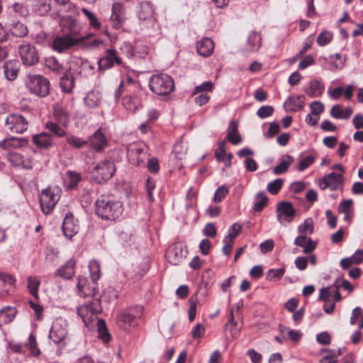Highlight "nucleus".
I'll list each match as a JSON object with an SVG mask.
<instances>
[{
    "instance_id": "obj_1",
    "label": "nucleus",
    "mask_w": 363,
    "mask_h": 363,
    "mask_svg": "<svg viewBox=\"0 0 363 363\" xmlns=\"http://www.w3.org/2000/svg\"><path fill=\"white\" fill-rule=\"evenodd\" d=\"M96 213L103 219L115 220L123 212L122 203L108 196L101 195L96 201Z\"/></svg>"
},
{
    "instance_id": "obj_2",
    "label": "nucleus",
    "mask_w": 363,
    "mask_h": 363,
    "mask_svg": "<svg viewBox=\"0 0 363 363\" xmlns=\"http://www.w3.org/2000/svg\"><path fill=\"white\" fill-rule=\"evenodd\" d=\"M149 87L157 95H167L174 90V83L169 75L155 74L150 79Z\"/></svg>"
},
{
    "instance_id": "obj_3",
    "label": "nucleus",
    "mask_w": 363,
    "mask_h": 363,
    "mask_svg": "<svg viewBox=\"0 0 363 363\" xmlns=\"http://www.w3.org/2000/svg\"><path fill=\"white\" fill-rule=\"evenodd\" d=\"M143 308L138 306L121 311L117 315V325L123 329L138 325L137 320L143 315Z\"/></svg>"
},
{
    "instance_id": "obj_4",
    "label": "nucleus",
    "mask_w": 363,
    "mask_h": 363,
    "mask_svg": "<svg viewBox=\"0 0 363 363\" xmlns=\"http://www.w3.org/2000/svg\"><path fill=\"white\" fill-rule=\"evenodd\" d=\"M26 86L29 91L40 97H45L50 92L49 80L42 75H30L27 78Z\"/></svg>"
},
{
    "instance_id": "obj_5",
    "label": "nucleus",
    "mask_w": 363,
    "mask_h": 363,
    "mask_svg": "<svg viewBox=\"0 0 363 363\" xmlns=\"http://www.w3.org/2000/svg\"><path fill=\"white\" fill-rule=\"evenodd\" d=\"M61 190L57 187H48L42 191L40 203L42 211L48 215L50 213L60 198Z\"/></svg>"
},
{
    "instance_id": "obj_6",
    "label": "nucleus",
    "mask_w": 363,
    "mask_h": 363,
    "mask_svg": "<svg viewBox=\"0 0 363 363\" xmlns=\"http://www.w3.org/2000/svg\"><path fill=\"white\" fill-rule=\"evenodd\" d=\"M116 171L113 161L105 160L98 163L91 171V177L99 184L109 180Z\"/></svg>"
},
{
    "instance_id": "obj_7",
    "label": "nucleus",
    "mask_w": 363,
    "mask_h": 363,
    "mask_svg": "<svg viewBox=\"0 0 363 363\" xmlns=\"http://www.w3.org/2000/svg\"><path fill=\"white\" fill-rule=\"evenodd\" d=\"M102 311L99 298H94L91 301L79 306L77 314L82 318L84 323L88 325L94 319V317Z\"/></svg>"
},
{
    "instance_id": "obj_8",
    "label": "nucleus",
    "mask_w": 363,
    "mask_h": 363,
    "mask_svg": "<svg viewBox=\"0 0 363 363\" xmlns=\"http://www.w3.org/2000/svg\"><path fill=\"white\" fill-rule=\"evenodd\" d=\"M28 122L20 113L9 114L4 120V128L11 133H22L27 130Z\"/></svg>"
},
{
    "instance_id": "obj_9",
    "label": "nucleus",
    "mask_w": 363,
    "mask_h": 363,
    "mask_svg": "<svg viewBox=\"0 0 363 363\" xmlns=\"http://www.w3.org/2000/svg\"><path fill=\"white\" fill-rule=\"evenodd\" d=\"M84 38H79L68 34L56 36L53 40L52 49L60 53H62L83 40Z\"/></svg>"
},
{
    "instance_id": "obj_10",
    "label": "nucleus",
    "mask_w": 363,
    "mask_h": 363,
    "mask_svg": "<svg viewBox=\"0 0 363 363\" xmlns=\"http://www.w3.org/2000/svg\"><path fill=\"white\" fill-rule=\"evenodd\" d=\"M18 53L23 64L26 66L35 65L39 61V55L35 47L29 43L20 45Z\"/></svg>"
},
{
    "instance_id": "obj_11",
    "label": "nucleus",
    "mask_w": 363,
    "mask_h": 363,
    "mask_svg": "<svg viewBox=\"0 0 363 363\" xmlns=\"http://www.w3.org/2000/svg\"><path fill=\"white\" fill-rule=\"evenodd\" d=\"M128 157L130 162L136 166L145 167V161L148 157L147 150L143 145H131L128 149Z\"/></svg>"
},
{
    "instance_id": "obj_12",
    "label": "nucleus",
    "mask_w": 363,
    "mask_h": 363,
    "mask_svg": "<svg viewBox=\"0 0 363 363\" xmlns=\"http://www.w3.org/2000/svg\"><path fill=\"white\" fill-rule=\"evenodd\" d=\"M343 184V178L342 174L331 172L325 174L319 180V187L325 190L329 188L331 191H335L340 189Z\"/></svg>"
},
{
    "instance_id": "obj_13",
    "label": "nucleus",
    "mask_w": 363,
    "mask_h": 363,
    "mask_svg": "<svg viewBox=\"0 0 363 363\" xmlns=\"http://www.w3.org/2000/svg\"><path fill=\"white\" fill-rule=\"evenodd\" d=\"M96 281L91 279L89 280L88 278L79 277L78 278L77 288L80 296L84 297L91 296L93 298H96L95 296L98 293V288Z\"/></svg>"
},
{
    "instance_id": "obj_14",
    "label": "nucleus",
    "mask_w": 363,
    "mask_h": 363,
    "mask_svg": "<svg viewBox=\"0 0 363 363\" xmlns=\"http://www.w3.org/2000/svg\"><path fill=\"white\" fill-rule=\"evenodd\" d=\"M115 63L120 65L122 64V60L117 56L115 50L108 49L106 50V55L98 61V69L104 72L105 70L113 67Z\"/></svg>"
},
{
    "instance_id": "obj_15",
    "label": "nucleus",
    "mask_w": 363,
    "mask_h": 363,
    "mask_svg": "<svg viewBox=\"0 0 363 363\" xmlns=\"http://www.w3.org/2000/svg\"><path fill=\"white\" fill-rule=\"evenodd\" d=\"M61 30L65 34L79 37L80 28L76 20L70 16L61 17L60 22Z\"/></svg>"
},
{
    "instance_id": "obj_16",
    "label": "nucleus",
    "mask_w": 363,
    "mask_h": 363,
    "mask_svg": "<svg viewBox=\"0 0 363 363\" xmlns=\"http://www.w3.org/2000/svg\"><path fill=\"white\" fill-rule=\"evenodd\" d=\"M122 105L130 113H135L143 107L140 96L137 94H127L122 98Z\"/></svg>"
},
{
    "instance_id": "obj_17",
    "label": "nucleus",
    "mask_w": 363,
    "mask_h": 363,
    "mask_svg": "<svg viewBox=\"0 0 363 363\" xmlns=\"http://www.w3.org/2000/svg\"><path fill=\"white\" fill-rule=\"evenodd\" d=\"M6 27L9 32L15 37L23 38L28 33V29L26 25L19 21H13L11 17H8L6 22Z\"/></svg>"
},
{
    "instance_id": "obj_18",
    "label": "nucleus",
    "mask_w": 363,
    "mask_h": 363,
    "mask_svg": "<svg viewBox=\"0 0 363 363\" xmlns=\"http://www.w3.org/2000/svg\"><path fill=\"white\" fill-rule=\"evenodd\" d=\"M185 256L186 252L183 250L181 245L177 244L171 245L166 252L168 262L173 265L179 264Z\"/></svg>"
},
{
    "instance_id": "obj_19",
    "label": "nucleus",
    "mask_w": 363,
    "mask_h": 363,
    "mask_svg": "<svg viewBox=\"0 0 363 363\" xmlns=\"http://www.w3.org/2000/svg\"><path fill=\"white\" fill-rule=\"evenodd\" d=\"M62 228L64 235L69 240H71L79 230V226L75 223L72 214L66 215Z\"/></svg>"
},
{
    "instance_id": "obj_20",
    "label": "nucleus",
    "mask_w": 363,
    "mask_h": 363,
    "mask_svg": "<svg viewBox=\"0 0 363 363\" xmlns=\"http://www.w3.org/2000/svg\"><path fill=\"white\" fill-rule=\"evenodd\" d=\"M67 331L62 320H56L52 323L49 337L55 343H60L67 336Z\"/></svg>"
},
{
    "instance_id": "obj_21",
    "label": "nucleus",
    "mask_w": 363,
    "mask_h": 363,
    "mask_svg": "<svg viewBox=\"0 0 363 363\" xmlns=\"http://www.w3.org/2000/svg\"><path fill=\"white\" fill-rule=\"evenodd\" d=\"M9 161L15 167H21L26 169H31L33 161L31 158L25 157L18 152H11L8 155Z\"/></svg>"
},
{
    "instance_id": "obj_22",
    "label": "nucleus",
    "mask_w": 363,
    "mask_h": 363,
    "mask_svg": "<svg viewBox=\"0 0 363 363\" xmlns=\"http://www.w3.org/2000/svg\"><path fill=\"white\" fill-rule=\"evenodd\" d=\"M5 78L9 81H14L18 74L20 63L15 60L6 61L2 67Z\"/></svg>"
},
{
    "instance_id": "obj_23",
    "label": "nucleus",
    "mask_w": 363,
    "mask_h": 363,
    "mask_svg": "<svg viewBox=\"0 0 363 363\" xmlns=\"http://www.w3.org/2000/svg\"><path fill=\"white\" fill-rule=\"evenodd\" d=\"M33 142L41 149L48 150L54 145L53 135L47 132H42L33 135Z\"/></svg>"
},
{
    "instance_id": "obj_24",
    "label": "nucleus",
    "mask_w": 363,
    "mask_h": 363,
    "mask_svg": "<svg viewBox=\"0 0 363 363\" xmlns=\"http://www.w3.org/2000/svg\"><path fill=\"white\" fill-rule=\"evenodd\" d=\"M112 26L116 29L121 28L124 23L123 6L120 3H114L112 6V14L111 16Z\"/></svg>"
},
{
    "instance_id": "obj_25",
    "label": "nucleus",
    "mask_w": 363,
    "mask_h": 363,
    "mask_svg": "<svg viewBox=\"0 0 363 363\" xmlns=\"http://www.w3.org/2000/svg\"><path fill=\"white\" fill-rule=\"evenodd\" d=\"M89 146L96 152H100L107 145V141L101 132V128L98 129L87 140Z\"/></svg>"
},
{
    "instance_id": "obj_26",
    "label": "nucleus",
    "mask_w": 363,
    "mask_h": 363,
    "mask_svg": "<svg viewBox=\"0 0 363 363\" xmlns=\"http://www.w3.org/2000/svg\"><path fill=\"white\" fill-rule=\"evenodd\" d=\"M277 218L281 220V217H285L284 220L290 222L295 215V210L291 202L282 201L277 206Z\"/></svg>"
},
{
    "instance_id": "obj_27",
    "label": "nucleus",
    "mask_w": 363,
    "mask_h": 363,
    "mask_svg": "<svg viewBox=\"0 0 363 363\" xmlns=\"http://www.w3.org/2000/svg\"><path fill=\"white\" fill-rule=\"evenodd\" d=\"M305 99L303 95L289 97L284 103V108L286 111H298L303 108Z\"/></svg>"
},
{
    "instance_id": "obj_28",
    "label": "nucleus",
    "mask_w": 363,
    "mask_h": 363,
    "mask_svg": "<svg viewBox=\"0 0 363 363\" xmlns=\"http://www.w3.org/2000/svg\"><path fill=\"white\" fill-rule=\"evenodd\" d=\"M196 49L200 55L208 57L213 53L214 43L211 39L204 38L197 43Z\"/></svg>"
},
{
    "instance_id": "obj_29",
    "label": "nucleus",
    "mask_w": 363,
    "mask_h": 363,
    "mask_svg": "<svg viewBox=\"0 0 363 363\" xmlns=\"http://www.w3.org/2000/svg\"><path fill=\"white\" fill-rule=\"evenodd\" d=\"M296 245L303 248V252L308 254L313 252L316 247L317 243L306 235L298 236L296 238Z\"/></svg>"
},
{
    "instance_id": "obj_30",
    "label": "nucleus",
    "mask_w": 363,
    "mask_h": 363,
    "mask_svg": "<svg viewBox=\"0 0 363 363\" xmlns=\"http://www.w3.org/2000/svg\"><path fill=\"white\" fill-rule=\"evenodd\" d=\"M28 140L26 138L11 137L0 142V147L7 149L10 147L17 148L27 145Z\"/></svg>"
},
{
    "instance_id": "obj_31",
    "label": "nucleus",
    "mask_w": 363,
    "mask_h": 363,
    "mask_svg": "<svg viewBox=\"0 0 363 363\" xmlns=\"http://www.w3.org/2000/svg\"><path fill=\"white\" fill-rule=\"evenodd\" d=\"M60 85L63 92H72L74 86V78L70 72L67 71L63 74L60 79Z\"/></svg>"
},
{
    "instance_id": "obj_32",
    "label": "nucleus",
    "mask_w": 363,
    "mask_h": 363,
    "mask_svg": "<svg viewBox=\"0 0 363 363\" xmlns=\"http://www.w3.org/2000/svg\"><path fill=\"white\" fill-rule=\"evenodd\" d=\"M261 45V37L256 32H251L247 38L245 50L247 52L257 50Z\"/></svg>"
},
{
    "instance_id": "obj_33",
    "label": "nucleus",
    "mask_w": 363,
    "mask_h": 363,
    "mask_svg": "<svg viewBox=\"0 0 363 363\" xmlns=\"http://www.w3.org/2000/svg\"><path fill=\"white\" fill-rule=\"evenodd\" d=\"M229 131L227 139L233 145H237L242 141V137L238 131V124L235 121H231L229 125Z\"/></svg>"
},
{
    "instance_id": "obj_34",
    "label": "nucleus",
    "mask_w": 363,
    "mask_h": 363,
    "mask_svg": "<svg viewBox=\"0 0 363 363\" xmlns=\"http://www.w3.org/2000/svg\"><path fill=\"white\" fill-rule=\"evenodd\" d=\"M15 281L9 274H0V294L7 293L14 285Z\"/></svg>"
},
{
    "instance_id": "obj_35",
    "label": "nucleus",
    "mask_w": 363,
    "mask_h": 363,
    "mask_svg": "<svg viewBox=\"0 0 363 363\" xmlns=\"http://www.w3.org/2000/svg\"><path fill=\"white\" fill-rule=\"evenodd\" d=\"M279 328L282 336L284 338L289 339L294 343L298 342L302 337V333L299 330L289 329L286 327H282L281 325H279Z\"/></svg>"
},
{
    "instance_id": "obj_36",
    "label": "nucleus",
    "mask_w": 363,
    "mask_h": 363,
    "mask_svg": "<svg viewBox=\"0 0 363 363\" xmlns=\"http://www.w3.org/2000/svg\"><path fill=\"white\" fill-rule=\"evenodd\" d=\"M324 90L323 84L318 81L313 80L310 82L309 87L306 90V93L310 97H316L322 94Z\"/></svg>"
},
{
    "instance_id": "obj_37",
    "label": "nucleus",
    "mask_w": 363,
    "mask_h": 363,
    "mask_svg": "<svg viewBox=\"0 0 363 363\" xmlns=\"http://www.w3.org/2000/svg\"><path fill=\"white\" fill-rule=\"evenodd\" d=\"M97 329H98V337L105 343H107L110 341L111 335L108 331L106 322L99 319L97 322Z\"/></svg>"
},
{
    "instance_id": "obj_38",
    "label": "nucleus",
    "mask_w": 363,
    "mask_h": 363,
    "mask_svg": "<svg viewBox=\"0 0 363 363\" xmlns=\"http://www.w3.org/2000/svg\"><path fill=\"white\" fill-rule=\"evenodd\" d=\"M16 314L15 308L6 307L0 310V323H8L12 321Z\"/></svg>"
},
{
    "instance_id": "obj_39",
    "label": "nucleus",
    "mask_w": 363,
    "mask_h": 363,
    "mask_svg": "<svg viewBox=\"0 0 363 363\" xmlns=\"http://www.w3.org/2000/svg\"><path fill=\"white\" fill-rule=\"evenodd\" d=\"M45 127L50 132V134L53 135V139L55 138V136L64 137L66 135V131L56 123L52 121L47 122Z\"/></svg>"
},
{
    "instance_id": "obj_40",
    "label": "nucleus",
    "mask_w": 363,
    "mask_h": 363,
    "mask_svg": "<svg viewBox=\"0 0 363 363\" xmlns=\"http://www.w3.org/2000/svg\"><path fill=\"white\" fill-rule=\"evenodd\" d=\"M152 6L147 1L142 2L140 5V10L138 13L139 18L143 20H147L152 17Z\"/></svg>"
},
{
    "instance_id": "obj_41",
    "label": "nucleus",
    "mask_w": 363,
    "mask_h": 363,
    "mask_svg": "<svg viewBox=\"0 0 363 363\" xmlns=\"http://www.w3.org/2000/svg\"><path fill=\"white\" fill-rule=\"evenodd\" d=\"M293 161V157L290 155L285 156L282 161L275 168H274V173L276 174H280L286 172Z\"/></svg>"
},
{
    "instance_id": "obj_42",
    "label": "nucleus",
    "mask_w": 363,
    "mask_h": 363,
    "mask_svg": "<svg viewBox=\"0 0 363 363\" xmlns=\"http://www.w3.org/2000/svg\"><path fill=\"white\" fill-rule=\"evenodd\" d=\"M57 274L63 278L70 279L74 274V262H67L63 267L57 270Z\"/></svg>"
},
{
    "instance_id": "obj_43",
    "label": "nucleus",
    "mask_w": 363,
    "mask_h": 363,
    "mask_svg": "<svg viewBox=\"0 0 363 363\" xmlns=\"http://www.w3.org/2000/svg\"><path fill=\"white\" fill-rule=\"evenodd\" d=\"M101 99L99 94L94 91L89 92L84 98L85 104L91 108L97 107Z\"/></svg>"
},
{
    "instance_id": "obj_44",
    "label": "nucleus",
    "mask_w": 363,
    "mask_h": 363,
    "mask_svg": "<svg viewBox=\"0 0 363 363\" xmlns=\"http://www.w3.org/2000/svg\"><path fill=\"white\" fill-rule=\"evenodd\" d=\"M45 65L52 72L60 74L63 71V67L55 57H50L45 60Z\"/></svg>"
},
{
    "instance_id": "obj_45",
    "label": "nucleus",
    "mask_w": 363,
    "mask_h": 363,
    "mask_svg": "<svg viewBox=\"0 0 363 363\" xmlns=\"http://www.w3.org/2000/svg\"><path fill=\"white\" fill-rule=\"evenodd\" d=\"M118 242L123 246L130 245L133 242V233L130 229H125L118 235Z\"/></svg>"
},
{
    "instance_id": "obj_46",
    "label": "nucleus",
    "mask_w": 363,
    "mask_h": 363,
    "mask_svg": "<svg viewBox=\"0 0 363 363\" xmlns=\"http://www.w3.org/2000/svg\"><path fill=\"white\" fill-rule=\"evenodd\" d=\"M268 201L267 196L264 193H259L255 196V202L253 206L255 211H260L267 205Z\"/></svg>"
},
{
    "instance_id": "obj_47",
    "label": "nucleus",
    "mask_w": 363,
    "mask_h": 363,
    "mask_svg": "<svg viewBox=\"0 0 363 363\" xmlns=\"http://www.w3.org/2000/svg\"><path fill=\"white\" fill-rule=\"evenodd\" d=\"M82 11L89 20L90 26L96 29H99L100 28L101 23L98 18L94 15V13L89 11L88 9L85 8H83L82 9Z\"/></svg>"
},
{
    "instance_id": "obj_48",
    "label": "nucleus",
    "mask_w": 363,
    "mask_h": 363,
    "mask_svg": "<svg viewBox=\"0 0 363 363\" xmlns=\"http://www.w3.org/2000/svg\"><path fill=\"white\" fill-rule=\"evenodd\" d=\"M67 142L74 148L79 149L88 144V141L75 135L67 137Z\"/></svg>"
},
{
    "instance_id": "obj_49",
    "label": "nucleus",
    "mask_w": 363,
    "mask_h": 363,
    "mask_svg": "<svg viewBox=\"0 0 363 363\" xmlns=\"http://www.w3.org/2000/svg\"><path fill=\"white\" fill-rule=\"evenodd\" d=\"M26 347L29 348L32 355L38 356L40 354V351L38 348L35 336L33 333L30 334L29 337H28V342L26 344Z\"/></svg>"
},
{
    "instance_id": "obj_50",
    "label": "nucleus",
    "mask_w": 363,
    "mask_h": 363,
    "mask_svg": "<svg viewBox=\"0 0 363 363\" xmlns=\"http://www.w3.org/2000/svg\"><path fill=\"white\" fill-rule=\"evenodd\" d=\"M39 284L40 281L36 278H33L31 277L28 278V288L30 291V293L35 298L38 297Z\"/></svg>"
},
{
    "instance_id": "obj_51",
    "label": "nucleus",
    "mask_w": 363,
    "mask_h": 363,
    "mask_svg": "<svg viewBox=\"0 0 363 363\" xmlns=\"http://www.w3.org/2000/svg\"><path fill=\"white\" fill-rule=\"evenodd\" d=\"M242 230L241 225L238 223H233L230 229L228 236L225 238L229 240L231 242H234V239L240 234Z\"/></svg>"
},
{
    "instance_id": "obj_52",
    "label": "nucleus",
    "mask_w": 363,
    "mask_h": 363,
    "mask_svg": "<svg viewBox=\"0 0 363 363\" xmlns=\"http://www.w3.org/2000/svg\"><path fill=\"white\" fill-rule=\"evenodd\" d=\"M69 181L67 182V188L69 189H72L77 186V184L82 179V177L80 174L74 172H69Z\"/></svg>"
},
{
    "instance_id": "obj_53",
    "label": "nucleus",
    "mask_w": 363,
    "mask_h": 363,
    "mask_svg": "<svg viewBox=\"0 0 363 363\" xmlns=\"http://www.w3.org/2000/svg\"><path fill=\"white\" fill-rule=\"evenodd\" d=\"M313 231V220L311 218H307L304 223L298 226V232L301 234L307 233L312 234Z\"/></svg>"
},
{
    "instance_id": "obj_54",
    "label": "nucleus",
    "mask_w": 363,
    "mask_h": 363,
    "mask_svg": "<svg viewBox=\"0 0 363 363\" xmlns=\"http://www.w3.org/2000/svg\"><path fill=\"white\" fill-rule=\"evenodd\" d=\"M315 161V157L312 155H308L306 157L301 159L297 167V170L299 172L303 171L311 165Z\"/></svg>"
},
{
    "instance_id": "obj_55",
    "label": "nucleus",
    "mask_w": 363,
    "mask_h": 363,
    "mask_svg": "<svg viewBox=\"0 0 363 363\" xmlns=\"http://www.w3.org/2000/svg\"><path fill=\"white\" fill-rule=\"evenodd\" d=\"M13 10L19 16L25 17L29 14L27 6L21 3L13 4Z\"/></svg>"
},
{
    "instance_id": "obj_56",
    "label": "nucleus",
    "mask_w": 363,
    "mask_h": 363,
    "mask_svg": "<svg viewBox=\"0 0 363 363\" xmlns=\"http://www.w3.org/2000/svg\"><path fill=\"white\" fill-rule=\"evenodd\" d=\"M228 189L225 186H219L215 192L214 201L220 202L228 194Z\"/></svg>"
},
{
    "instance_id": "obj_57",
    "label": "nucleus",
    "mask_w": 363,
    "mask_h": 363,
    "mask_svg": "<svg viewBox=\"0 0 363 363\" xmlns=\"http://www.w3.org/2000/svg\"><path fill=\"white\" fill-rule=\"evenodd\" d=\"M333 35L330 33L323 31L320 33L317 38V43L320 46H323L328 44L332 40Z\"/></svg>"
},
{
    "instance_id": "obj_58",
    "label": "nucleus",
    "mask_w": 363,
    "mask_h": 363,
    "mask_svg": "<svg viewBox=\"0 0 363 363\" xmlns=\"http://www.w3.org/2000/svg\"><path fill=\"white\" fill-rule=\"evenodd\" d=\"M89 269L91 272V279L95 281L99 279L100 267L97 262L92 261L89 265Z\"/></svg>"
},
{
    "instance_id": "obj_59",
    "label": "nucleus",
    "mask_w": 363,
    "mask_h": 363,
    "mask_svg": "<svg viewBox=\"0 0 363 363\" xmlns=\"http://www.w3.org/2000/svg\"><path fill=\"white\" fill-rule=\"evenodd\" d=\"M213 87V84L211 82H205L195 88L193 95H196L200 92L203 93V91H212Z\"/></svg>"
},
{
    "instance_id": "obj_60",
    "label": "nucleus",
    "mask_w": 363,
    "mask_h": 363,
    "mask_svg": "<svg viewBox=\"0 0 363 363\" xmlns=\"http://www.w3.org/2000/svg\"><path fill=\"white\" fill-rule=\"evenodd\" d=\"M147 167L150 172L157 173L160 170V164L158 160L155 157L148 159Z\"/></svg>"
},
{
    "instance_id": "obj_61",
    "label": "nucleus",
    "mask_w": 363,
    "mask_h": 363,
    "mask_svg": "<svg viewBox=\"0 0 363 363\" xmlns=\"http://www.w3.org/2000/svg\"><path fill=\"white\" fill-rule=\"evenodd\" d=\"M311 114L319 117V115L324 111V105L320 101H313L311 104Z\"/></svg>"
},
{
    "instance_id": "obj_62",
    "label": "nucleus",
    "mask_w": 363,
    "mask_h": 363,
    "mask_svg": "<svg viewBox=\"0 0 363 363\" xmlns=\"http://www.w3.org/2000/svg\"><path fill=\"white\" fill-rule=\"evenodd\" d=\"M55 115L57 117H59L64 123L65 125H66L69 121V114L67 111L64 110L63 108L59 107L56 108L55 109Z\"/></svg>"
},
{
    "instance_id": "obj_63",
    "label": "nucleus",
    "mask_w": 363,
    "mask_h": 363,
    "mask_svg": "<svg viewBox=\"0 0 363 363\" xmlns=\"http://www.w3.org/2000/svg\"><path fill=\"white\" fill-rule=\"evenodd\" d=\"M247 354L252 363H261L262 359V355L254 349L248 350Z\"/></svg>"
},
{
    "instance_id": "obj_64",
    "label": "nucleus",
    "mask_w": 363,
    "mask_h": 363,
    "mask_svg": "<svg viewBox=\"0 0 363 363\" xmlns=\"http://www.w3.org/2000/svg\"><path fill=\"white\" fill-rule=\"evenodd\" d=\"M205 333V328L201 324H197L195 328L191 330V335L194 339L201 337Z\"/></svg>"
}]
</instances>
